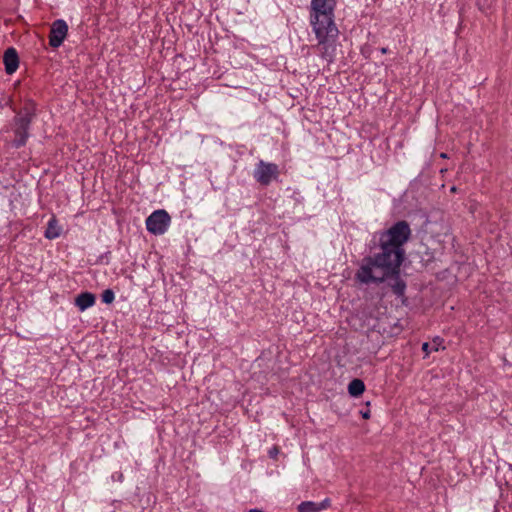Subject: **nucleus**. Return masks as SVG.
Returning a JSON list of instances; mask_svg holds the SVG:
<instances>
[{
	"label": "nucleus",
	"instance_id": "nucleus-1",
	"mask_svg": "<svg viewBox=\"0 0 512 512\" xmlns=\"http://www.w3.org/2000/svg\"><path fill=\"white\" fill-rule=\"evenodd\" d=\"M411 234L410 225L405 220L375 232L372 241L380 251L362 258L355 281L362 285H379L387 281L396 296H404L406 283L400 277V268L405 259L404 245Z\"/></svg>",
	"mask_w": 512,
	"mask_h": 512
},
{
	"label": "nucleus",
	"instance_id": "nucleus-2",
	"mask_svg": "<svg viewBox=\"0 0 512 512\" xmlns=\"http://www.w3.org/2000/svg\"><path fill=\"white\" fill-rule=\"evenodd\" d=\"M335 0H311L309 23L318 40L320 56L327 62H333L336 54L335 41L339 30L334 21Z\"/></svg>",
	"mask_w": 512,
	"mask_h": 512
},
{
	"label": "nucleus",
	"instance_id": "nucleus-3",
	"mask_svg": "<svg viewBox=\"0 0 512 512\" xmlns=\"http://www.w3.org/2000/svg\"><path fill=\"white\" fill-rule=\"evenodd\" d=\"M34 117L35 105L33 102L29 101L24 105V107L16 114V116L13 119V147L20 148L25 146L30 136L29 130Z\"/></svg>",
	"mask_w": 512,
	"mask_h": 512
},
{
	"label": "nucleus",
	"instance_id": "nucleus-4",
	"mask_svg": "<svg viewBox=\"0 0 512 512\" xmlns=\"http://www.w3.org/2000/svg\"><path fill=\"white\" fill-rule=\"evenodd\" d=\"M146 229L153 235H163L171 224V217L164 209L155 210L145 221Z\"/></svg>",
	"mask_w": 512,
	"mask_h": 512
},
{
	"label": "nucleus",
	"instance_id": "nucleus-5",
	"mask_svg": "<svg viewBox=\"0 0 512 512\" xmlns=\"http://www.w3.org/2000/svg\"><path fill=\"white\" fill-rule=\"evenodd\" d=\"M253 177L260 185L268 186L272 181L278 180V165L260 160L254 169Z\"/></svg>",
	"mask_w": 512,
	"mask_h": 512
},
{
	"label": "nucleus",
	"instance_id": "nucleus-6",
	"mask_svg": "<svg viewBox=\"0 0 512 512\" xmlns=\"http://www.w3.org/2000/svg\"><path fill=\"white\" fill-rule=\"evenodd\" d=\"M68 34V25L65 20H55L50 29L49 45L53 48L60 47Z\"/></svg>",
	"mask_w": 512,
	"mask_h": 512
},
{
	"label": "nucleus",
	"instance_id": "nucleus-7",
	"mask_svg": "<svg viewBox=\"0 0 512 512\" xmlns=\"http://www.w3.org/2000/svg\"><path fill=\"white\" fill-rule=\"evenodd\" d=\"M3 63L7 74L11 75L17 70L19 57L15 48L10 47L4 52Z\"/></svg>",
	"mask_w": 512,
	"mask_h": 512
},
{
	"label": "nucleus",
	"instance_id": "nucleus-8",
	"mask_svg": "<svg viewBox=\"0 0 512 512\" xmlns=\"http://www.w3.org/2000/svg\"><path fill=\"white\" fill-rule=\"evenodd\" d=\"M96 302V297L91 292H82L77 295L75 298L74 304L80 311H85L86 309L92 307Z\"/></svg>",
	"mask_w": 512,
	"mask_h": 512
},
{
	"label": "nucleus",
	"instance_id": "nucleus-9",
	"mask_svg": "<svg viewBox=\"0 0 512 512\" xmlns=\"http://www.w3.org/2000/svg\"><path fill=\"white\" fill-rule=\"evenodd\" d=\"M61 234V227L58 225L56 218L53 216L47 223V228L45 230L44 236L45 238L52 240L56 239Z\"/></svg>",
	"mask_w": 512,
	"mask_h": 512
},
{
	"label": "nucleus",
	"instance_id": "nucleus-10",
	"mask_svg": "<svg viewBox=\"0 0 512 512\" xmlns=\"http://www.w3.org/2000/svg\"><path fill=\"white\" fill-rule=\"evenodd\" d=\"M365 391V384L360 379H353L348 385V392L353 397L360 396Z\"/></svg>",
	"mask_w": 512,
	"mask_h": 512
},
{
	"label": "nucleus",
	"instance_id": "nucleus-11",
	"mask_svg": "<svg viewBox=\"0 0 512 512\" xmlns=\"http://www.w3.org/2000/svg\"><path fill=\"white\" fill-rule=\"evenodd\" d=\"M443 340L440 337H435L432 341V345L428 342H424L422 344V350L428 356L431 351H439L440 349H445V347L441 346Z\"/></svg>",
	"mask_w": 512,
	"mask_h": 512
},
{
	"label": "nucleus",
	"instance_id": "nucleus-12",
	"mask_svg": "<svg viewBox=\"0 0 512 512\" xmlns=\"http://www.w3.org/2000/svg\"><path fill=\"white\" fill-rule=\"evenodd\" d=\"M298 512H320L316 505V502L304 501L299 504Z\"/></svg>",
	"mask_w": 512,
	"mask_h": 512
},
{
	"label": "nucleus",
	"instance_id": "nucleus-13",
	"mask_svg": "<svg viewBox=\"0 0 512 512\" xmlns=\"http://www.w3.org/2000/svg\"><path fill=\"white\" fill-rule=\"evenodd\" d=\"M115 299V293L112 289H106L101 294V300L105 304H111Z\"/></svg>",
	"mask_w": 512,
	"mask_h": 512
},
{
	"label": "nucleus",
	"instance_id": "nucleus-14",
	"mask_svg": "<svg viewBox=\"0 0 512 512\" xmlns=\"http://www.w3.org/2000/svg\"><path fill=\"white\" fill-rule=\"evenodd\" d=\"M318 510L322 511L330 506V499L326 498L323 501L316 503Z\"/></svg>",
	"mask_w": 512,
	"mask_h": 512
},
{
	"label": "nucleus",
	"instance_id": "nucleus-15",
	"mask_svg": "<svg viewBox=\"0 0 512 512\" xmlns=\"http://www.w3.org/2000/svg\"><path fill=\"white\" fill-rule=\"evenodd\" d=\"M112 479L117 480L119 482L123 481V474L121 472H115L112 474Z\"/></svg>",
	"mask_w": 512,
	"mask_h": 512
},
{
	"label": "nucleus",
	"instance_id": "nucleus-16",
	"mask_svg": "<svg viewBox=\"0 0 512 512\" xmlns=\"http://www.w3.org/2000/svg\"><path fill=\"white\" fill-rule=\"evenodd\" d=\"M361 414H362V417L364 419H369L370 418V412L369 411L361 412Z\"/></svg>",
	"mask_w": 512,
	"mask_h": 512
},
{
	"label": "nucleus",
	"instance_id": "nucleus-17",
	"mask_svg": "<svg viewBox=\"0 0 512 512\" xmlns=\"http://www.w3.org/2000/svg\"><path fill=\"white\" fill-rule=\"evenodd\" d=\"M380 52H381L382 54H386V53L388 52V48L383 47V48H381V49H380Z\"/></svg>",
	"mask_w": 512,
	"mask_h": 512
},
{
	"label": "nucleus",
	"instance_id": "nucleus-18",
	"mask_svg": "<svg viewBox=\"0 0 512 512\" xmlns=\"http://www.w3.org/2000/svg\"><path fill=\"white\" fill-rule=\"evenodd\" d=\"M248 512H263V511L260 509L254 508V509H250Z\"/></svg>",
	"mask_w": 512,
	"mask_h": 512
},
{
	"label": "nucleus",
	"instance_id": "nucleus-19",
	"mask_svg": "<svg viewBox=\"0 0 512 512\" xmlns=\"http://www.w3.org/2000/svg\"><path fill=\"white\" fill-rule=\"evenodd\" d=\"M442 158H447V154L446 153H441L440 155Z\"/></svg>",
	"mask_w": 512,
	"mask_h": 512
}]
</instances>
